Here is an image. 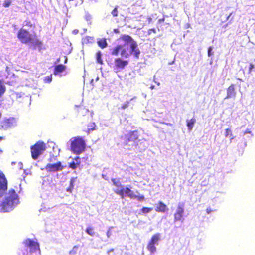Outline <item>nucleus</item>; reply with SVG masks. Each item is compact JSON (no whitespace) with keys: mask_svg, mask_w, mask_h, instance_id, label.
<instances>
[{"mask_svg":"<svg viewBox=\"0 0 255 255\" xmlns=\"http://www.w3.org/2000/svg\"><path fill=\"white\" fill-rule=\"evenodd\" d=\"M232 15V13H231L228 16V18L229 17Z\"/></svg>","mask_w":255,"mask_h":255,"instance_id":"09e8293b","label":"nucleus"},{"mask_svg":"<svg viewBox=\"0 0 255 255\" xmlns=\"http://www.w3.org/2000/svg\"><path fill=\"white\" fill-rule=\"evenodd\" d=\"M3 139V138L1 136H0V140H1Z\"/></svg>","mask_w":255,"mask_h":255,"instance_id":"de8ad7c7","label":"nucleus"},{"mask_svg":"<svg viewBox=\"0 0 255 255\" xmlns=\"http://www.w3.org/2000/svg\"><path fill=\"white\" fill-rule=\"evenodd\" d=\"M254 69H255L254 65L252 63H250L248 68V73L251 74Z\"/></svg>","mask_w":255,"mask_h":255,"instance_id":"c9c22d12","label":"nucleus"},{"mask_svg":"<svg viewBox=\"0 0 255 255\" xmlns=\"http://www.w3.org/2000/svg\"><path fill=\"white\" fill-rule=\"evenodd\" d=\"M101 53L100 51H98L97 53H96V59H97V62H98L99 63L101 64H103V60L101 58Z\"/></svg>","mask_w":255,"mask_h":255,"instance_id":"c85d7f7f","label":"nucleus"},{"mask_svg":"<svg viewBox=\"0 0 255 255\" xmlns=\"http://www.w3.org/2000/svg\"><path fill=\"white\" fill-rule=\"evenodd\" d=\"M164 21V18L159 19L158 20V23H161L162 22H163Z\"/></svg>","mask_w":255,"mask_h":255,"instance_id":"c03bdc74","label":"nucleus"},{"mask_svg":"<svg viewBox=\"0 0 255 255\" xmlns=\"http://www.w3.org/2000/svg\"><path fill=\"white\" fill-rule=\"evenodd\" d=\"M74 188V183H73V181H70V185L69 186V187L67 189V191L71 193L72 190H73V189Z\"/></svg>","mask_w":255,"mask_h":255,"instance_id":"f704fd0d","label":"nucleus"},{"mask_svg":"<svg viewBox=\"0 0 255 255\" xmlns=\"http://www.w3.org/2000/svg\"><path fill=\"white\" fill-rule=\"evenodd\" d=\"M120 39L124 42V44L126 46L128 44H132L133 42H135L132 38L128 35H121Z\"/></svg>","mask_w":255,"mask_h":255,"instance_id":"f3484780","label":"nucleus"},{"mask_svg":"<svg viewBox=\"0 0 255 255\" xmlns=\"http://www.w3.org/2000/svg\"><path fill=\"white\" fill-rule=\"evenodd\" d=\"M7 188V182L4 175L0 173V192L5 191ZM1 193L0 192V196Z\"/></svg>","mask_w":255,"mask_h":255,"instance_id":"f8f14e48","label":"nucleus"},{"mask_svg":"<svg viewBox=\"0 0 255 255\" xmlns=\"http://www.w3.org/2000/svg\"><path fill=\"white\" fill-rule=\"evenodd\" d=\"M114 17H117L118 15V6L115 7L111 12Z\"/></svg>","mask_w":255,"mask_h":255,"instance_id":"2f4dec72","label":"nucleus"},{"mask_svg":"<svg viewBox=\"0 0 255 255\" xmlns=\"http://www.w3.org/2000/svg\"><path fill=\"white\" fill-rule=\"evenodd\" d=\"M97 43L98 46L102 49L106 48L108 45L107 41L105 38L100 39L98 41Z\"/></svg>","mask_w":255,"mask_h":255,"instance_id":"412c9836","label":"nucleus"},{"mask_svg":"<svg viewBox=\"0 0 255 255\" xmlns=\"http://www.w3.org/2000/svg\"><path fill=\"white\" fill-rule=\"evenodd\" d=\"M66 69V67L62 64H58L55 66L53 74L55 75L58 74L60 73L64 72Z\"/></svg>","mask_w":255,"mask_h":255,"instance_id":"a211bd4d","label":"nucleus"},{"mask_svg":"<svg viewBox=\"0 0 255 255\" xmlns=\"http://www.w3.org/2000/svg\"><path fill=\"white\" fill-rule=\"evenodd\" d=\"M232 132L230 128H227L225 130V137H228V136H232Z\"/></svg>","mask_w":255,"mask_h":255,"instance_id":"72a5a7b5","label":"nucleus"},{"mask_svg":"<svg viewBox=\"0 0 255 255\" xmlns=\"http://www.w3.org/2000/svg\"><path fill=\"white\" fill-rule=\"evenodd\" d=\"M10 208V204H9V201H5L3 202L1 209L3 212L8 211Z\"/></svg>","mask_w":255,"mask_h":255,"instance_id":"4be33fe9","label":"nucleus"},{"mask_svg":"<svg viewBox=\"0 0 255 255\" xmlns=\"http://www.w3.org/2000/svg\"><path fill=\"white\" fill-rule=\"evenodd\" d=\"M141 210L143 213L146 214L151 212L152 208L151 207H143Z\"/></svg>","mask_w":255,"mask_h":255,"instance_id":"7c9ffc66","label":"nucleus"},{"mask_svg":"<svg viewBox=\"0 0 255 255\" xmlns=\"http://www.w3.org/2000/svg\"><path fill=\"white\" fill-rule=\"evenodd\" d=\"M133 99L134 98H132L130 99L129 100L126 101L121 105L120 108H119V109H120L121 110H125V109L128 108L129 106L130 102L133 100Z\"/></svg>","mask_w":255,"mask_h":255,"instance_id":"a878e982","label":"nucleus"},{"mask_svg":"<svg viewBox=\"0 0 255 255\" xmlns=\"http://www.w3.org/2000/svg\"><path fill=\"white\" fill-rule=\"evenodd\" d=\"M52 81V76H47L45 78V81L46 82H50Z\"/></svg>","mask_w":255,"mask_h":255,"instance_id":"58836bf2","label":"nucleus"},{"mask_svg":"<svg viewBox=\"0 0 255 255\" xmlns=\"http://www.w3.org/2000/svg\"><path fill=\"white\" fill-rule=\"evenodd\" d=\"M236 92L235 90V85L231 84L227 89L226 98H230L236 95Z\"/></svg>","mask_w":255,"mask_h":255,"instance_id":"4468645a","label":"nucleus"},{"mask_svg":"<svg viewBox=\"0 0 255 255\" xmlns=\"http://www.w3.org/2000/svg\"><path fill=\"white\" fill-rule=\"evenodd\" d=\"M80 164V158L77 156L74 159V161L69 164V167L72 169H75Z\"/></svg>","mask_w":255,"mask_h":255,"instance_id":"6ab92c4d","label":"nucleus"},{"mask_svg":"<svg viewBox=\"0 0 255 255\" xmlns=\"http://www.w3.org/2000/svg\"><path fill=\"white\" fill-rule=\"evenodd\" d=\"M133 198H136L138 201H141L144 199V196L142 195H141L140 196H138V195H135V196Z\"/></svg>","mask_w":255,"mask_h":255,"instance_id":"e433bc0d","label":"nucleus"},{"mask_svg":"<svg viewBox=\"0 0 255 255\" xmlns=\"http://www.w3.org/2000/svg\"><path fill=\"white\" fill-rule=\"evenodd\" d=\"M64 57H65L64 63H66L67 62V57L66 56H65Z\"/></svg>","mask_w":255,"mask_h":255,"instance_id":"49530a36","label":"nucleus"},{"mask_svg":"<svg viewBox=\"0 0 255 255\" xmlns=\"http://www.w3.org/2000/svg\"><path fill=\"white\" fill-rule=\"evenodd\" d=\"M168 210L167 205L161 201H159L155 208V211L157 212L164 213Z\"/></svg>","mask_w":255,"mask_h":255,"instance_id":"2eb2a0df","label":"nucleus"},{"mask_svg":"<svg viewBox=\"0 0 255 255\" xmlns=\"http://www.w3.org/2000/svg\"><path fill=\"white\" fill-rule=\"evenodd\" d=\"M247 133L251 134V136H252V135H253L252 134V133H251V131L249 129H246V130L244 131V134H247Z\"/></svg>","mask_w":255,"mask_h":255,"instance_id":"a19ab883","label":"nucleus"},{"mask_svg":"<svg viewBox=\"0 0 255 255\" xmlns=\"http://www.w3.org/2000/svg\"><path fill=\"white\" fill-rule=\"evenodd\" d=\"M160 240V233H156L152 236L147 245V249L151 253L153 254L156 252V248L155 247V245L158 244V241Z\"/></svg>","mask_w":255,"mask_h":255,"instance_id":"423d86ee","label":"nucleus"},{"mask_svg":"<svg viewBox=\"0 0 255 255\" xmlns=\"http://www.w3.org/2000/svg\"><path fill=\"white\" fill-rule=\"evenodd\" d=\"M111 54L116 56L120 54L121 58H127L131 55V52L125 44H120L116 45L112 49Z\"/></svg>","mask_w":255,"mask_h":255,"instance_id":"7ed1b4c3","label":"nucleus"},{"mask_svg":"<svg viewBox=\"0 0 255 255\" xmlns=\"http://www.w3.org/2000/svg\"><path fill=\"white\" fill-rule=\"evenodd\" d=\"M13 126L12 120L10 119H6L3 120L0 125L1 129L7 130Z\"/></svg>","mask_w":255,"mask_h":255,"instance_id":"ddd939ff","label":"nucleus"},{"mask_svg":"<svg viewBox=\"0 0 255 255\" xmlns=\"http://www.w3.org/2000/svg\"><path fill=\"white\" fill-rule=\"evenodd\" d=\"M112 181L113 182V184L115 186H119V182L116 181V179H113L112 180Z\"/></svg>","mask_w":255,"mask_h":255,"instance_id":"ea45409f","label":"nucleus"},{"mask_svg":"<svg viewBox=\"0 0 255 255\" xmlns=\"http://www.w3.org/2000/svg\"><path fill=\"white\" fill-rule=\"evenodd\" d=\"M115 193L120 195L122 198H124L126 195H127L130 198L132 199L135 196L133 192L128 187H126L120 190L115 191Z\"/></svg>","mask_w":255,"mask_h":255,"instance_id":"6e6552de","label":"nucleus"},{"mask_svg":"<svg viewBox=\"0 0 255 255\" xmlns=\"http://www.w3.org/2000/svg\"><path fill=\"white\" fill-rule=\"evenodd\" d=\"M212 211V210H211V209L210 208H207L206 209V212L208 214L210 213Z\"/></svg>","mask_w":255,"mask_h":255,"instance_id":"37998d69","label":"nucleus"},{"mask_svg":"<svg viewBox=\"0 0 255 255\" xmlns=\"http://www.w3.org/2000/svg\"><path fill=\"white\" fill-rule=\"evenodd\" d=\"M24 26L30 27V28H34L35 24H33L32 22L29 20H26L24 21Z\"/></svg>","mask_w":255,"mask_h":255,"instance_id":"cd10ccee","label":"nucleus"},{"mask_svg":"<svg viewBox=\"0 0 255 255\" xmlns=\"http://www.w3.org/2000/svg\"><path fill=\"white\" fill-rule=\"evenodd\" d=\"M139 136L138 131L137 130H134L130 131L125 136V138L127 142L135 141L138 139Z\"/></svg>","mask_w":255,"mask_h":255,"instance_id":"9b49d317","label":"nucleus"},{"mask_svg":"<svg viewBox=\"0 0 255 255\" xmlns=\"http://www.w3.org/2000/svg\"><path fill=\"white\" fill-rule=\"evenodd\" d=\"M17 37L21 43L31 44L34 49L38 48L39 51L45 49L42 41L37 38L36 34L32 35L23 28L18 30Z\"/></svg>","mask_w":255,"mask_h":255,"instance_id":"f257e3e1","label":"nucleus"},{"mask_svg":"<svg viewBox=\"0 0 255 255\" xmlns=\"http://www.w3.org/2000/svg\"><path fill=\"white\" fill-rule=\"evenodd\" d=\"M86 232L91 236H94L95 235L94 228L92 227H88L86 230Z\"/></svg>","mask_w":255,"mask_h":255,"instance_id":"bb28decb","label":"nucleus"},{"mask_svg":"<svg viewBox=\"0 0 255 255\" xmlns=\"http://www.w3.org/2000/svg\"><path fill=\"white\" fill-rule=\"evenodd\" d=\"M130 48L131 50H130V52H131V54L132 52H133L134 56L138 58L139 57L140 52L138 48V46L136 42H133L132 44H131Z\"/></svg>","mask_w":255,"mask_h":255,"instance_id":"dca6fc26","label":"nucleus"},{"mask_svg":"<svg viewBox=\"0 0 255 255\" xmlns=\"http://www.w3.org/2000/svg\"><path fill=\"white\" fill-rule=\"evenodd\" d=\"M5 89L4 86L2 85L1 82L0 81V96H1L5 92Z\"/></svg>","mask_w":255,"mask_h":255,"instance_id":"473e14b6","label":"nucleus"},{"mask_svg":"<svg viewBox=\"0 0 255 255\" xmlns=\"http://www.w3.org/2000/svg\"><path fill=\"white\" fill-rule=\"evenodd\" d=\"M57 62H59V59H57Z\"/></svg>","mask_w":255,"mask_h":255,"instance_id":"3c124183","label":"nucleus"},{"mask_svg":"<svg viewBox=\"0 0 255 255\" xmlns=\"http://www.w3.org/2000/svg\"><path fill=\"white\" fill-rule=\"evenodd\" d=\"M114 31L115 33H117L119 32V30H118V29H115L114 30Z\"/></svg>","mask_w":255,"mask_h":255,"instance_id":"a18cd8bd","label":"nucleus"},{"mask_svg":"<svg viewBox=\"0 0 255 255\" xmlns=\"http://www.w3.org/2000/svg\"><path fill=\"white\" fill-rule=\"evenodd\" d=\"M45 169L48 172H55L62 170L63 169V166L60 162H58L54 164H47Z\"/></svg>","mask_w":255,"mask_h":255,"instance_id":"1a4fd4ad","label":"nucleus"},{"mask_svg":"<svg viewBox=\"0 0 255 255\" xmlns=\"http://www.w3.org/2000/svg\"><path fill=\"white\" fill-rule=\"evenodd\" d=\"M106 234H107V237H108V238H109V237L111 236V231H110V229H109V230L107 231V233H106Z\"/></svg>","mask_w":255,"mask_h":255,"instance_id":"79ce46f5","label":"nucleus"},{"mask_svg":"<svg viewBox=\"0 0 255 255\" xmlns=\"http://www.w3.org/2000/svg\"><path fill=\"white\" fill-rule=\"evenodd\" d=\"M71 151L76 154L79 155L83 152L86 148L85 140L80 137H75L71 140Z\"/></svg>","mask_w":255,"mask_h":255,"instance_id":"f03ea898","label":"nucleus"},{"mask_svg":"<svg viewBox=\"0 0 255 255\" xmlns=\"http://www.w3.org/2000/svg\"><path fill=\"white\" fill-rule=\"evenodd\" d=\"M31 157L36 160L46 150L45 144L43 141H39L30 147Z\"/></svg>","mask_w":255,"mask_h":255,"instance_id":"20e7f679","label":"nucleus"},{"mask_svg":"<svg viewBox=\"0 0 255 255\" xmlns=\"http://www.w3.org/2000/svg\"><path fill=\"white\" fill-rule=\"evenodd\" d=\"M212 48L211 47H209L208 48V55L209 56H211L213 54V52H212Z\"/></svg>","mask_w":255,"mask_h":255,"instance_id":"4c0bfd02","label":"nucleus"},{"mask_svg":"<svg viewBox=\"0 0 255 255\" xmlns=\"http://www.w3.org/2000/svg\"><path fill=\"white\" fill-rule=\"evenodd\" d=\"M99 79V77H97V78H96V80H98Z\"/></svg>","mask_w":255,"mask_h":255,"instance_id":"8fccbe9b","label":"nucleus"},{"mask_svg":"<svg viewBox=\"0 0 255 255\" xmlns=\"http://www.w3.org/2000/svg\"><path fill=\"white\" fill-rule=\"evenodd\" d=\"M77 112L80 115L84 116L86 114H89V111L83 107H79L77 109Z\"/></svg>","mask_w":255,"mask_h":255,"instance_id":"b1692460","label":"nucleus"},{"mask_svg":"<svg viewBox=\"0 0 255 255\" xmlns=\"http://www.w3.org/2000/svg\"><path fill=\"white\" fill-rule=\"evenodd\" d=\"M195 122L196 119L194 118H192L190 120H187V126L188 127V129L189 130H191L192 129Z\"/></svg>","mask_w":255,"mask_h":255,"instance_id":"5701e85b","label":"nucleus"},{"mask_svg":"<svg viewBox=\"0 0 255 255\" xmlns=\"http://www.w3.org/2000/svg\"><path fill=\"white\" fill-rule=\"evenodd\" d=\"M70 7H76L83 3V0H69Z\"/></svg>","mask_w":255,"mask_h":255,"instance_id":"aec40b11","label":"nucleus"},{"mask_svg":"<svg viewBox=\"0 0 255 255\" xmlns=\"http://www.w3.org/2000/svg\"><path fill=\"white\" fill-rule=\"evenodd\" d=\"M23 244L25 248L29 249L30 253H40L39 244L37 242L30 239H26L23 242Z\"/></svg>","mask_w":255,"mask_h":255,"instance_id":"39448f33","label":"nucleus"},{"mask_svg":"<svg viewBox=\"0 0 255 255\" xmlns=\"http://www.w3.org/2000/svg\"><path fill=\"white\" fill-rule=\"evenodd\" d=\"M11 3L12 1L11 0H5L2 4V6L5 8H7L11 5Z\"/></svg>","mask_w":255,"mask_h":255,"instance_id":"c756f323","label":"nucleus"},{"mask_svg":"<svg viewBox=\"0 0 255 255\" xmlns=\"http://www.w3.org/2000/svg\"><path fill=\"white\" fill-rule=\"evenodd\" d=\"M128 64V60H124L121 58H117L114 60V69L117 71L124 69Z\"/></svg>","mask_w":255,"mask_h":255,"instance_id":"9d476101","label":"nucleus"},{"mask_svg":"<svg viewBox=\"0 0 255 255\" xmlns=\"http://www.w3.org/2000/svg\"><path fill=\"white\" fill-rule=\"evenodd\" d=\"M95 129H96V125H95V123L92 122V123H90L88 125V129H87V130L86 132L88 133H89L90 131L94 130H95Z\"/></svg>","mask_w":255,"mask_h":255,"instance_id":"393cba45","label":"nucleus"},{"mask_svg":"<svg viewBox=\"0 0 255 255\" xmlns=\"http://www.w3.org/2000/svg\"><path fill=\"white\" fill-rule=\"evenodd\" d=\"M184 213V203H179L176 210L174 214V223L179 221L183 222L184 221L183 214Z\"/></svg>","mask_w":255,"mask_h":255,"instance_id":"0eeeda50","label":"nucleus"}]
</instances>
